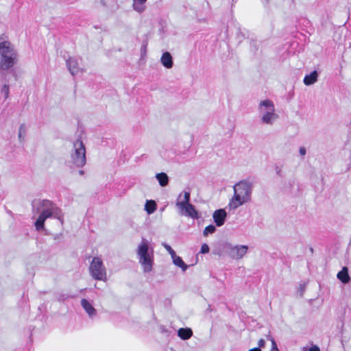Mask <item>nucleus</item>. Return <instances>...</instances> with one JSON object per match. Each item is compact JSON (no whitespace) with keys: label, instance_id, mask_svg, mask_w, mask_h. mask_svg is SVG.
<instances>
[{"label":"nucleus","instance_id":"c9c22d12","mask_svg":"<svg viewBox=\"0 0 351 351\" xmlns=\"http://www.w3.org/2000/svg\"><path fill=\"white\" fill-rule=\"evenodd\" d=\"M309 251H310V252H311V254H313V252H314V250H313V248L312 247H309Z\"/></svg>","mask_w":351,"mask_h":351},{"label":"nucleus","instance_id":"6ab92c4d","mask_svg":"<svg viewBox=\"0 0 351 351\" xmlns=\"http://www.w3.org/2000/svg\"><path fill=\"white\" fill-rule=\"evenodd\" d=\"M172 259L173 264L180 267L183 271L187 269L189 266L183 261L181 257L176 254V256H173Z\"/></svg>","mask_w":351,"mask_h":351},{"label":"nucleus","instance_id":"f257e3e1","mask_svg":"<svg viewBox=\"0 0 351 351\" xmlns=\"http://www.w3.org/2000/svg\"><path fill=\"white\" fill-rule=\"evenodd\" d=\"M33 211L40 214L34 223L37 230H41L45 227V222L47 219L54 217L62 222L63 215L60 208L56 204L48 199H34L32 202Z\"/></svg>","mask_w":351,"mask_h":351},{"label":"nucleus","instance_id":"a211bd4d","mask_svg":"<svg viewBox=\"0 0 351 351\" xmlns=\"http://www.w3.org/2000/svg\"><path fill=\"white\" fill-rule=\"evenodd\" d=\"M157 208V205L154 200H147L145 204V210L148 215L154 213Z\"/></svg>","mask_w":351,"mask_h":351},{"label":"nucleus","instance_id":"f8f14e48","mask_svg":"<svg viewBox=\"0 0 351 351\" xmlns=\"http://www.w3.org/2000/svg\"><path fill=\"white\" fill-rule=\"evenodd\" d=\"M160 61L162 64L167 69H171L173 65L172 56L168 51L162 53Z\"/></svg>","mask_w":351,"mask_h":351},{"label":"nucleus","instance_id":"f3484780","mask_svg":"<svg viewBox=\"0 0 351 351\" xmlns=\"http://www.w3.org/2000/svg\"><path fill=\"white\" fill-rule=\"evenodd\" d=\"M156 178L157 179L159 184L164 187L166 186L169 184V177L166 173L161 172L158 173L156 175Z\"/></svg>","mask_w":351,"mask_h":351},{"label":"nucleus","instance_id":"c756f323","mask_svg":"<svg viewBox=\"0 0 351 351\" xmlns=\"http://www.w3.org/2000/svg\"><path fill=\"white\" fill-rule=\"evenodd\" d=\"M271 351H278V349L277 348V345H276V342L274 340H272V348H271Z\"/></svg>","mask_w":351,"mask_h":351},{"label":"nucleus","instance_id":"20e7f679","mask_svg":"<svg viewBox=\"0 0 351 351\" xmlns=\"http://www.w3.org/2000/svg\"><path fill=\"white\" fill-rule=\"evenodd\" d=\"M137 255L139 256V263L141 265L143 271L150 272L152 270L154 263L153 253L149 252L148 241L143 239L142 242L137 249Z\"/></svg>","mask_w":351,"mask_h":351},{"label":"nucleus","instance_id":"393cba45","mask_svg":"<svg viewBox=\"0 0 351 351\" xmlns=\"http://www.w3.org/2000/svg\"><path fill=\"white\" fill-rule=\"evenodd\" d=\"M162 245L167 250V251L169 253L171 258L173 256H176V252L172 249V247L169 245H168L167 243H163Z\"/></svg>","mask_w":351,"mask_h":351},{"label":"nucleus","instance_id":"bb28decb","mask_svg":"<svg viewBox=\"0 0 351 351\" xmlns=\"http://www.w3.org/2000/svg\"><path fill=\"white\" fill-rule=\"evenodd\" d=\"M305 287H306V285L304 284L300 285V287L298 289V292H299V294L300 296L303 295L304 291H305Z\"/></svg>","mask_w":351,"mask_h":351},{"label":"nucleus","instance_id":"72a5a7b5","mask_svg":"<svg viewBox=\"0 0 351 351\" xmlns=\"http://www.w3.org/2000/svg\"><path fill=\"white\" fill-rule=\"evenodd\" d=\"M276 171L277 175H278L280 176H281V174H280L281 173V169L279 167H276Z\"/></svg>","mask_w":351,"mask_h":351},{"label":"nucleus","instance_id":"39448f33","mask_svg":"<svg viewBox=\"0 0 351 351\" xmlns=\"http://www.w3.org/2000/svg\"><path fill=\"white\" fill-rule=\"evenodd\" d=\"M71 162L80 168L86 165V148L80 138H77L73 142V149L71 154Z\"/></svg>","mask_w":351,"mask_h":351},{"label":"nucleus","instance_id":"4c0bfd02","mask_svg":"<svg viewBox=\"0 0 351 351\" xmlns=\"http://www.w3.org/2000/svg\"><path fill=\"white\" fill-rule=\"evenodd\" d=\"M179 329H186V330H188V329H191V328H189V327H186V328H180Z\"/></svg>","mask_w":351,"mask_h":351},{"label":"nucleus","instance_id":"423d86ee","mask_svg":"<svg viewBox=\"0 0 351 351\" xmlns=\"http://www.w3.org/2000/svg\"><path fill=\"white\" fill-rule=\"evenodd\" d=\"M221 250L224 254L232 259H241L247 252L248 247L245 245H233L228 242H225L221 245Z\"/></svg>","mask_w":351,"mask_h":351},{"label":"nucleus","instance_id":"dca6fc26","mask_svg":"<svg viewBox=\"0 0 351 351\" xmlns=\"http://www.w3.org/2000/svg\"><path fill=\"white\" fill-rule=\"evenodd\" d=\"M81 305L90 316H93L96 313L95 308L87 300L82 299L81 300Z\"/></svg>","mask_w":351,"mask_h":351},{"label":"nucleus","instance_id":"58836bf2","mask_svg":"<svg viewBox=\"0 0 351 351\" xmlns=\"http://www.w3.org/2000/svg\"><path fill=\"white\" fill-rule=\"evenodd\" d=\"M236 1H237L236 0H232L233 3H236Z\"/></svg>","mask_w":351,"mask_h":351},{"label":"nucleus","instance_id":"b1692460","mask_svg":"<svg viewBox=\"0 0 351 351\" xmlns=\"http://www.w3.org/2000/svg\"><path fill=\"white\" fill-rule=\"evenodd\" d=\"M25 133V124H21L19 127V139L20 142H22L24 140V138L23 137V134Z\"/></svg>","mask_w":351,"mask_h":351},{"label":"nucleus","instance_id":"e433bc0d","mask_svg":"<svg viewBox=\"0 0 351 351\" xmlns=\"http://www.w3.org/2000/svg\"><path fill=\"white\" fill-rule=\"evenodd\" d=\"M79 174H80V176H82V175H84V171L83 170H80V171H79Z\"/></svg>","mask_w":351,"mask_h":351},{"label":"nucleus","instance_id":"4468645a","mask_svg":"<svg viewBox=\"0 0 351 351\" xmlns=\"http://www.w3.org/2000/svg\"><path fill=\"white\" fill-rule=\"evenodd\" d=\"M337 277L342 283H348L350 280V277L348 267H343L342 269L338 272Z\"/></svg>","mask_w":351,"mask_h":351},{"label":"nucleus","instance_id":"2eb2a0df","mask_svg":"<svg viewBox=\"0 0 351 351\" xmlns=\"http://www.w3.org/2000/svg\"><path fill=\"white\" fill-rule=\"evenodd\" d=\"M191 200V192L184 191L182 193H180L176 203V204H181L184 203V204H190Z\"/></svg>","mask_w":351,"mask_h":351},{"label":"nucleus","instance_id":"2f4dec72","mask_svg":"<svg viewBox=\"0 0 351 351\" xmlns=\"http://www.w3.org/2000/svg\"><path fill=\"white\" fill-rule=\"evenodd\" d=\"M264 344H265V341L263 339H260L258 341V346H259V347L264 346Z\"/></svg>","mask_w":351,"mask_h":351},{"label":"nucleus","instance_id":"cd10ccee","mask_svg":"<svg viewBox=\"0 0 351 351\" xmlns=\"http://www.w3.org/2000/svg\"><path fill=\"white\" fill-rule=\"evenodd\" d=\"M299 152L301 156H304L306 154V150L304 147H300L299 149Z\"/></svg>","mask_w":351,"mask_h":351},{"label":"nucleus","instance_id":"ddd939ff","mask_svg":"<svg viewBox=\"0 0 351 351\" xmlns=\"http://www.w3.org/2000/svg\"><path fill=\"white\" fill-rule=\"evenodd\" d=\"M318 72L317 71H313L311 73L306 75L304 78V84L306 86H311L315 84L317 81Z\"/></svg>","mask_w":351,"mask_h":351},{"label":"nucleus","instance_id":"9b49d317","mask_svg":"<svg viewBox=\"0 0 351 351\" xmlns=\"http://www.w3.org/2000/svg\"><path fill=\"white\" fill-rule=\"evenodd\" d=\"M66 66L72 75H76L79 71L78 62L75 58H69L66 60Z\"/></svg>","mask_w":351,"mask_h":351},{"label":"nucleus","instance_id":"c85d7f7f","mask_svg":"<svg viewBox=\"0 0 351 351\" xmlns=\"http://www.w3.org/2000/svg\"><path fill=\"white\" fill-rule=\"evenodd\" d=\"M268 109H269V108L265 107V106H263V108L261 109L260 107V105L258 106V110H259L260 113L263 114V113H265V111L266 112L268 111Z\"/></svg>","mask_w":351,"mask_h":351},{"label":"nucleus","instance_id":"0eeeda50","mask_svg":"<svg viewBox=\"0 0 351 351\" xmlns=\"http://www.w3.org/2000/svg\"><path fill=\"white\" fill-rule=\"evenodd\" d=\"M89 272L92 278L96 280L106 281V269L102 260L94 257L89 266Z\"/></svg>","mask_w":351,"mask_h":351},{"label":"nucleus","instance_id":"6e6552de","mask_svg":"<svg viewBox=\"0 0 351 351\" xmlns=\"http://www.w3.org/2000/svg\"><path fill=\"white\" fill-rule=\"evenodd\" d=\"M263 106L269 108L268 111H265L263 114L261 121L263 123L267 125L273 124L274 121L277 119L278 116L275 113V107L272 101L265 99L260 102V107L262 109Z\"/></svg>","mask_w":351,"mask_h":351},{"label":"nucleus","instance_id":"412c9836","mask_svg":"<svg viewBox=\"0 0 351 351\" xmlns=\"http://www.w3.org/2000/svg\"><path fill=\"white\" fill-rule=\"evenodd\" d=\"M192 334V330H178V336L182 339H189Z\"/></svg>","mask_w":351,"mask_h":351},{"label":"nucleus","instance_id":"7ed1b4c3","mask_svg":"<svg viewBox=\"0 0 351 351\" xmlns=\"http://www.w3.org/2000/svg\"><path fill=\"white\" fill-rule=\"evenodd\" d=\"M137 255L139 256V263L141 265L143 271L150 272L152 270L154 263L153 253L149 252L148 241L143 239L142 242L137 249Z\"/></svg>","mask_w":351,"mask_h":351},{"label":"nucleus","instance_id":"473e14b6","mask_svg":"<svg viewBox=\"0 0 351 351\" xmlns=\"http://www.w3.org/2000/svg\"><path fill=\"white\" fill-rule=\"evenodd\" d=\"M146 48H147V45L146 44L143 45L141 47V53L145 52Z\"/></svg>","mask_w":351,"mask_h":351},{"label":"nucleus","instance_id":"1a4fd4ad","mask_svg":"<svg viewBox=\"0 0 351 351\" xmlns=\"http://www.w3.org/2000/svg\"><path fill=\"white\" fill-rule=\"evenodd\" d=\"M176 206L181 210V214L188 217H191L193 219H198L200 217V215L198 211L195 209V207L192 204H176Z\"/></svg>","mask_w":351,"mask_h":351},{"label":"nucleus","instance_id":"f704fd0d","mask_svg":"<svg viewBox=\"0 0 351 351\" xmlns=\"http://www.w3.org/2000/svg\"><path fill=\"white\" fill-rule=\"evenodd\" d=\"M249 351H261L259 348H254L252 349H250Z\"/></svg>","mask_w":351,"mask_h":351},{"label":"nucleus","instance_id":"7c9ffc66","mask_svg":"<svg viewBox=\"0 0 351 351\" xmlns=\"http://www.w3.org/2000/svg\"><path fill=\"white\" fill-rule=\"evenodd\" d=\"M308 351H320L319 347L317 346H313L311 348H310Z\"/></svg>","mask_w":351,"mask_h":351},{"label":"nucleus","instance_id":"4be33fe9","mask_svg":"<svg viewBox=\"0 0 351 351\" xmlns=\"http://www.w3.org/2000/svg\"><path fill=\"white\" fill-rule=\"evenodd\" d=\"M216 231V228L214 225H208L207 226L204 232H203V234L204 237H207L209 234H213Z\"/></svg>","mask_w":351,"mask_h":351},{"label":"nucleus","instance_id":"9d476101","mask_svg":"<svg viewBox=\"0 0 351 351\" xmlns=\"http://www.w3.org/2000/svg\"><path fill=\"white\" fill-rule=\"evenodd\" d=\"M226 217L227 213L223 208L216 210L213 214L214 222L218 227H221L224 224Z\"/></svg>","mask_w":351,"mask_h":351},{"label":"nucleus","instance_id":"f03ea898","mask_svg":"<svg viewBox=\"0 0 351 351\" xmlns=\"http://www.w3.org/2000/svg\"><path fill=\"white\" fill-rule=\"evenodd\" d=\"M254 182L248 179L237 182L234 186V195L229 202L232 208H237L240 206L251 201Z\"/></svg>","mask_w":351,"mask_h":351},{"label":"nucleus","instance_id":"5701e85b","mask_svg":"<svg viewBox=\"0 0 351 351\" xmlns=\"http://www.w3.org/2000/svg\"><path fill=\"white\" fill-rule=\"evenodd\" d=\"M1 92L3 95L4 99H8L10 93L9 86L8 84H4L1 88Z\"/></svg>","mask_w":351,"mask_h":351},{"label":"nucleus","instance_id":"aec40b11","mask_svg":"<svg viewBox=\"0 0 351 351\" xmlns=\"http://www.w3.org/2000/svg\"><path fill=\"white\" fill-rule=\"evenodd\" d=\"M147 0H133V9L140 13L143 12L145 10L143 4Z\"/></svg>","mask_w":351,"mask_h":351},{"label":"nucleus","instance_id":"a878e982","mask_svg":"<svg viewBox=\"0 0 351 351\" xmlns=\"http://www.w3.org/2000/svg\"><path fill=\"white\" fill-rule=\"evenodd\" d=\"M209 246L207 244L204 243L201 247L200 252L202 254H206L209 252Z\"/></svg>","mask_w":351,"mask_h":351}]
</instances>
